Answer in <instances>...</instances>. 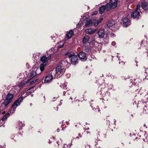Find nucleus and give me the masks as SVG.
I'll use <instances>...</instances> for the list:
<instances>
[{
    "mask_svg": "<svg viewBox=\"0 0 148 148\" xmlns=\"http://www.w3.org/2000/svg\"><path fill=\"white\" fill-rule=\"evenodd\" d=\"M113 87V84H107L104 83L100 85L99 87V89L100 90L99 93L101 97L104 98L103 99H106L109 96L110 93L108 91V89H112Z\"/></svg>",
    "mask_w": 148,
    "mask_h": 148,
    "instance_id": "f257e3e1",
    "label": "nucleus"
},
{
    "mask_svg": "<svg viewBox=\"0 0 148 148\" xmlns=\"http://www.w3.org/2000/svg\"><path fill=\"white\" fill-rule=\"evenodd\" d=\"M65 55L67 56L70 60H71V63L75 65L78 63V58L77 56L74 55V53L72 52H67Z\"/></svg>",
    "mask_w": 148,
    "mask_h": 148,
    "instance_id": "f03ea898",
    "label": "nucleus"
},
{
    "mask_svg": "<svg viewBox=\"0 0 148 148\" xmlns=\"http://www.w3.org/2000/svg\"><path fill=\"white\" fill-rule=\"evenodd\" d=\"M118 0H110L109 2L106 4L107 10L114 9L117 6Z\"/></svg>",
    "mask_w": 148,
    "mask_h": 148,
    "instance_id": "7ed1b4c3",
    "label": "nucleus"
},
{
    "mask_svg": "<svg viewBox=\"0 0 148 148\" xmlns=\"http://www.w3.org/2000/svg\"><path fill=\"white\" fill-rule=\"evenodd\" d=\"M55 71L52 70L50 71L49 74L46 75L44 80L45 83L48 84L51 82L53 78V75H55Z\"/></svg>",
    "mask_w": 148,
    "mask_h": 148,
    "instance_id": "20e7f679",
    "label": "nucleus"
},
{
    "mask_svg": "<svg viewBox=\"0 0 148 148\" xmlns=\"http://www.w3.org/2000/svg\"><path fill=\"white\" fill-rule=\"evenodd\" d=\"M23 99V97L21 96L14 102L12 106V109L11 110L14 112L17 107L20 105V103L22 101Z\"/></svg>",
    "mask_w": 148,
    "mask_h": 148,
    "instance_id": "39448f33",
    "label": "nucleus"
},
{
    "mask_svg": "<svg viewBox=\"0 0 148 148\" xmlns=\"http://www.w3.org/2000/svg\"><path fill=\"white\" fill-rule=\"evenodd\" d=\"M40 60L42 63L40 66L39 69L40 71L42 72L45 69V67L47 63V57L45 56H42Z\"/></svg>",
    "mask_w": 148,
    "mask_h": 148,
    "instance_id": "423d86ee",
    "label": "nucleus"
},
{
    "mask_svg": "<svg viewBox=\"0 0 148 148\" xmlns=\"http://www.w3.org/2000/svg\"><path fill=\"white\" fill-rule=\"evenodd\" d=\"M55 71V74H57L58 75H62L64 73L65 71V69L62 67H61L60 65H58Z\"/></svg>",
    "mask_w": 148,
    "mask_h": 148,
    "instance_id": "0eeeda50",
    "label": "nucleus"
},
{
    "mask_svg": "<svg viewBox=\"0 0 148 148\" xmlns=\"http://www.w3.org/2000/svg\"><path fill=\"white\" fill-rule=\"evenodd\" d=\"M140 11L135 10L131 13V17L134 19L138 20L140 18Z\"/></svg>",
    "mask_w": 148,
    "mask_h": 148,
    "instance_id": "6e6552de",
    "label": "nucleus"
},
{
    "mask_svg": "<svg viewBox=\"0 0 148 148\" xmlns=\"http://www.w3.org/2000/svg\"><path fill=\"white\" fill-rule=\"evenodd\" d=\"M83 20L85 23V26L86 27H90L93 25V23L89 17H86Z\"/></svg>",
    "mask_w": 148,
    "mask_h": 148,
    "instance_id": "1a4fd4ad",
    "label": "nucleus"
},
{
    "mask_svg": "<svg viewBox=\"0 0 148 148\" xmlns=\"http://www.w3.org/2000/svg\"><path fill=\"white\" fill-rule=\"evenodd\" d=\"M122 23L123 26L126 27L130 25L131 21L127 18L125 17L122 19Z\"/></svg>",
    "mask_w": 148,
    "mask_h": 148,
    "instance_id": "9d476101",
    "label": "nucleus"
},
{
    "mask_svg": "<svg viewBox=\"0 0 148 148\" xmlns=\"http://www.w3.org/2000/svg\"><path fill=\"white\" fill-rule=\"evenodd\" d=\"M40 70V69L37 68H33L32 69L30 73L29 74V76L30 78H33L37 74L36 71L38 70Z\"/></svg>",
    "mask_w": 148,
    "mask_h": 148,
    "instance_id": "9b49d317",
    "label": "nucleus"
},
{
    "mask_svg": "<svg viewBox=\"0 0 148 148\" xmlns=\"http://www.w3.org/2000/svg\"><path fill=\"white\" fill-rule=\"evenodd\" d=\"M10 103V102L6 99H4V101L1 103V105L0 107V110H3L4 108L8 107V105Z\"/></svg>",
    "mask_w": 148,
    "mask_h": 148,
    "instance_id": "f8f14e48",
    "label": "nucleus"
},
{
    "mask_svg": "<svg viewBox=\"0 0 148 148\" xmlns=\"http://www.w3.org/2000/svg\"><path fill=\"white\" fill-rule=\"evenodd\" d=\"M14 113V112L11 109L9 110L8 112L2 118V121H4L5 120L7 119L8 117L13 114Z\"/></svg>",
    "mask_w": 148,
    "mask_h": 148,
    "instance_id": "ddd939ff",
    "label": "nucleus"
},
{
    "mask_svg": "<svg viewBox=\"0 0 148 148\" xmlns=\"http://www.w3.org/2000/svg\"><path fill=\"white\" fill-rule=\"evenodd\" d=\"M78 56L80 59L86 60L87 59L86 54L83 51L80 52L78 54Z\"/></svg>",
    "mask_w": 148,
    "mask_h": 148,
    "instance_id": "4468645a",
    "label": "nucleus"
},
{
    "mask_svg": "<svg viewBox=\"0 0 148 148\" xmlns=\"http://www.w3.org/2000/svg\"><path fill=\"white\" fill-rule=\"evenodd\" d=\"M141 6L144 11H148V3L145 2H143L142 3Z\"/></svg>",
    "mask_w": 148,
    "mask_h": 148,
    "instance_id": "2eb2a0df",
    "label": "nucleus"
},
{
    "mask_svg": "<svg viewBox=\"0 0 148 148\" xmlns=\"http://www.w3.org/2000/svg\"><path fill=\"white\" fill-rule=\"evenodd\" d=\"M13 97L14 95L13 94L8 93L6 95L5 99L11 102Z\"/></svg>",
    "mask_w": 148,
    "mask_h": 148,
    "instance_id": "dca6fc26",
    "label": "nucleus"
},
{
    "mask_svg": "<svg viewBox=\"0 0 148 148\" xmlns=\"http://www.w3.org/2000/svg\"><path fill=\"white\" fill-rule=\"evenodd\" d=\"M97 34L99 38H103L105 34L104 31L103 29L99 30L97 32Z\"/></svg>",
    "mask_w": 148,
    "mask_h": 148,
    "instance_id": "f3484780",
    "label": "nucleus"
},
{
    "mask_svg": "<svg viewBox=\"0 0 148 148\" xmlns=\"http://www.w3.org/2000/svg\"><path fill=\"white\" fill-rule=\"evenodd\" d=\"M95 31V29L93 28H90L89 29H86L85 30V32L88 34L91 35Z\"/></svg>",
    "mask_w": 148,
    "mask_h": 148,
    "instance_id": "a211bd4d",
    "label": "nucleus"
},
{
    "mask_svg": "<svg viewBox=\"0 0 148 148\" xmlns=\"http://www.w3.org/2000/svg\"><path fill=\"white\" fill-rule=\"evenodd\" d=\"M68 63V62L66 60H63L60 61L58 65H60V66L64 68V66L67 65Z\"/></svg>",
    "mask_w": 148,
    "mask_h": 148,
    "instance_id": "6ab92c4d",
    "label": "nucleus"
},
{
    "mask_svg": "<svg viewBox=\"0 0 148 148\" xmlns=\"http://www.w3.org/2000/svg\"><path fill=\"white\" fill-rule=\"evenodd\" d=\"M107 7L106 4L105 5H102L99 8V11L100 14H103L105 12L106 10H107Z\"/></svg>",
    "mask_w": 148,
    "mask_h": 148,
    "instance_id": "aec40b11",
    "label": "nucleus"
},
{
    "mask_svg": "<svg viewBox=\"0 0 148 148\" xmlns=\"http://www.w3.org/2000/svg\"><path fill=\"white\" fill-rule=\"evenodd\" d=\"M90 37L89 36L85 35L82 39V42L84 44H86L88 42L89 40Z\"/></svg>",
    "mask_w": 148,
    "mask_h": 148,
    "instance_id": "412c9836",
    "label": "nucleus"
},
{
    "mask_svg": "<svg viewBox=\"0 0 148 148\" xmlns=\"http://www.w3.org/2000/svg\"><path fill=\"white\" fill-rule=\"evenodd\" d=\"M74 34L73 31L71 30L66 34V37L68 39H70L71 38L72 36Z\"/></svg>",
    "mask_w": 148,
    "mask_h": 148,
    "instance_id": "4be33fe9",
    "label": "nucleus"
},
{
    "mask_svg": "<svg viewBox=\"0 0 148 148\" xmlns=\"http://www.w3.org/2000/svg\"><path fill=\"white\" fill-rule=\"evenodd\" d=\"M114 24V22L113 20H109L106 23V25L108 27H111Z\"/></svg>",
    "mask_w": 148,
    "mask_h": 148,
    "instance_id": "5701e85b",
    "label": "nucleus"
},
{
    "mask_svg": "<svg viewBox=\"0 0 148 148\" xmlns=\"http://www.w3.org/2000/svg\"><path fill=\"white\" fill-rule=\"evenodd\" d=\"M130 80V83L129 84V87H131L132 86H133V85H134L135 86V84H136L135 82H134V81H135V79H130L129 78L128 80Z\"/></svg>",
    "mask_w": 148,
    "mask_h": 148,
    "instance_id": "b1692460",
    "label": "nucleus"
},
{
    "mask_svg": "<svg viewBox=\"0 0 148 148\" xmlns=\"http://www.w3.org/2000/svg\"><path fill=\"white\" fill-rule=\"evenodd\" d=\"M25 125L22 123V122L19 121L18 123V124L17 128L19 130H21L22 128L24 127Z\"/></svg>",
    "mask_w": 148,
    "mask_h": 148,
    "instance_id": "393cba45",
    "label": "nucleus"
},
{
    "mask_svg": "<svg viewBox=\"0 0 148 148\" xmlns=\"http://www.w3.org/2000/svg\"><path fill=\"white\" fill-rule=\"evenodd\" d=\"M83 49L85 51L87 52H89L91 51L90 47L88 46H86L83 47Z\"/></svg>",
    "mask_w": 148,
    "mask_h": 148,
    "instance_id": "a878e982",
    "label": "nucleus"
},
{
    "mask_svg": "<svg viewBox=\"0 0 148 148\" xmlns=\"http://www.w3.org/2000/svg\"><path fill=\"white\" fill-rule=\"evenodd\" d=\"M103 20V18H101L97 20V21H96L93 23V25L94 26L96 27L97 26L98 24L100 23Z\"/></svg>",
    "mask_w": 148,
    "mask_h": 148,
    "instance_id": "bb28decb",
    "label": "nucleus"
},
{
    "mask_svg": "<svg viewBox=\"0 0 148 148\" xmlns=\"http://www.w3.org/2000/svg\"><path fill=\"white\" fill-rule=\"evenodd\" d=\"M89 43L90 45L92 46L97 45L98 44L99 45V43L98 42L95 41L94 40H92V41L89 42Z\"/></svg>",
    "mask_w": 148,
    "mask_h": 148,
    "instance_id": "cd10ccee",
    "label": "nucleus"
},
{
    "mask_svg": "<svg viewBox=\"0 0 148 148\" xmlns=\"http://www.w3.org/2000/svg\"><path fill=\"white\" fill-rule=\"evenodd\" d=\"M33 87H32L30 88H29V89L27 90V92H26V94H25V97L27 96V95H29L30 94V93H31V92L30 91V90L32 89L33 88Z\"/></svg>",
    "mask_w": 148,
    "mask_h": 148,
    "instance_id": "c85d7f7f",
    "label": "nucleus"
},
{
    "mask_svg": "<svg viewBox=\"0 0 148 148\" xmlns=\"http://www.w3.org/2000/svg\"><path fill=\"white\" fill-rule=\"evenodd\" d=\"M25 84L24 82H21L19 84V86L21 88H22L25 86Z\"/></svg>",
    "mask_w": 148,
    "mask_h": 148,
    "instance_id": "c756f323",
    "label": "nucleus"
},
{
    "mask_svg": "<svg viewBox=\"0 0 148 148\" xmlns=\"http://www.w3.org/2000/svg\"><path fill=\"white\" fill-rule=\"evenodd\" d=\"M72 145V143L70 144H69L68 145L67 144H64V147L63 148L65 147V148H70L71 147V146Z\"/></svg>",
    "mask_w": 148,
    "mask_h": 148,
    "instance_id": "7c9ffc66",
    "label": "nucleus"
},
{
    "mask_svg": "<svg viewBox=\"0 0 148 148\" xmlns=\"http://www.w3.org/2000/svg\"><path fill=\"white\" fill-rule=\"evenodd\" d=\"M83 25V23L82 22H79L78 24L77 25V27L78 28H79L81 27Z\"/></svg>",
    "mask_w": 148,
    "mask_h": 148,
    "instance_id": "2f4dec72",
    "label": "nucleus"
},
{
    "mask_svg": "<svg viewBox=\"0 0 148 148\" xmlns=\"http://www.w3.org/2000/svg\"><path fill=\"white\" fill-rule=\"evenodd\" d=\"M60 86L62 88L64 89H67L66 88V84L64 83V84H63L61 85H60Z\"/></svg>",
    "mask_w": 148,
    "mask_h": 148,
    "instance_id": "473e14b6",
    "label": "nucleus"
},
{
    "mask_svg": "<svg viewBox=\"0 0 148 148\" xmlns=\"http://www.w3.org/2000/svg\"><path fill=\"white\" fill-rule=\"evenodd\" d=\"M108 38H105L103 39V43L104 44H106L108 43Z\"/></svg>",
    "mask_w": 148,
    "mask_h": 148,
    "instance_id": "72a5a7b5",
    "label": "nucleus"
},
{
    "mask_svg": "<svg viewBox=\"0 0 148 148\" xmlns=\"http://www.w3.org/2000/svg\"><path fill=\"white\" fill-rule=\"evenodd\" d=\"M38 80V79L37 78H35L33 80H32L30 83V84H32L34 83L35 82H36L37 80Z\"/></svg>",
    "mask_w": 148,
    "mask_h": 148,
    "instance_id": "f704fd0d",
    "label": "nucleus"
},
{
    "mask_svg": "<svg viewBox=\"0 0 148 148\" xmlns=\"http://www.w3.org/2000/svg\"><path fill=\"white\" fill-rule=\"evenodd\" d=\"M140 7V5L138 4L137 5L136 8L135 10H139V11H140L141 12V11H140L139 8Z\"/></svg>",
    "mask_w": 148,
    "mask_h": 148,
    "instance_id": "c9c22d12",
    "label": "nucleus"
},
{
    "mask_svg": "<svg viewBox=\"0 0 148 148\" xmlns=\"http://www.w3.org/2000/svg\"><path fill=\"white\" fill-rule=\"evenodd\" d=\"M112 45L113 46H115L116 45V43L115 41H112L111 43Z\"/></svg>",
    "mask_w": 148,
    "mask_h": 148,
    "instance_id": "e433bc0d",
    "label": "nucleus"
},
{
    "mask_svg": "<svg viewBox=\"0 0 148 148\" xmlns=\"http://www.w3.org/2000/svg\"><path fill=\"white\" fill-rule=\"evenodd\" d=\"M58 54H56L55 56V57H56V60H58L59 58H60V57L59 56H58V58H57V56H58Z\"/></svg>",
    "mask_w": 148,
    "mask_h": 148,
    "instance_id": "4c0bfd02",
    "label": "nucleus"
},
{
    "mask_svg": "<svg viewBox=\"0 0 148 148\" xmlns=\"http://www.w3.org/2000/svg\"><path fill=\"white\" fill-rule=\"evenodd\" d=\"M146 136L145 138V139L144 138V141H148V135L147 137L146 136Z\"/></svg>",
    "mask_w": 148,
    "mask_h": 148,
    "instance_id": "58836bf2",
    "label": "nucleus"
},
{
    "mask_svg": "<svg viewBox=\"0 0 148 148\" xmlns=\"http://www.w3.org/2000/svg\"><path fill=\"white\" fill-rule=\"evenodd\" d=\"M51 58V56L50 55L48 57H47V60L48 61V60L50 59Z\"/></svg>",
    "mask_w": 148,
    "mask_h": 148,
    "instance_id": "ea45409f",
    "label": "nucleus"
},
{
    "mask_svg": "<svg viewBox=\"0 0 148 148\" xmlns=\"http://www.w3.org/2000/svg\"><path fill=\"white\" fill-rule=\"evenodd\" d=\"M64 45L63 44H62V45H60L59 46V47H63Z\"/></svg>",
    "mask_w": 148,
    "mask_h": 148,
    "instance_id": "a19ab883",
    "label": "nucleus"
},
{
    "mask_svg": "<svg viewBox=\"0 0 148 148\" xmlns=\"http://www.w3.org/2000/svg\"><path fill=\"white\" fill-rule=\"evenodd\" d=\"M63 95H66L65 94H66V92L65 91H64L63 92Z\"/></svg>",
    "mask_w": 148,
    "mask_h": 148,
    "instance_id": "79ce46f5",
    "label": "nucleus"
},
{
    "mask_svg": "<svg viewBox=\"0 0 148 148\" xmlns=\"http://www.w3.org/2000/svg\"><path fill=\"white\" fill-rule=\"evenodd\" d=\"M14 137V135H12L11 136V138L12 139H13Z\"/></svg>",
    "mask_w": 148,
    "mask_h": 148,
    "instance_id": "37998d69",
    "label": "nucleus"
},
{
    "mask_svg": "<svg viewBox=\"0 0 148 148\" xmlns=\"http://www.w3.org/2000/svg\"><path fill=\"white\" fill-rule=\"evenodd\" d=\"M91 58H95V56H94L93 55H91Z\"/></svg>",
    "mask_w": 148,
    "mask_h": 148,
    "instance_id": "c03bdc74",
    "label": "nucleus"
},
{
    "mask_svg": "<svg viewBox=\"0 0 148 148\" xmlns=\"http://www.w3.org/2000/svg\"><path fill=\"white\" fill-rule=\"evenodd\" d=\"M60 130L59 128H58L57 130V132H60Z\"/></svg>",
    "mask_w": 148,
    "mask_h": 148,
    "instance_id": "a18cd8bd",
    "label": "nucleus"
},
{
    "mask_svg": "<svg viewBox=\"0 0 148 148\" xmlns=\"http://www.w3.org/2000/svg\"><path fill=\"white\" fill-rule=\"evenodd\" d=\"M84 129L85 130H89V127H88L86 129H85V128H84Z\"/></svg>",
    "mask_w": 148,
    "mask_h": 148,
    "instance_id": "49530a36",
    "label": "nucleus"
},
{
    "mask_svg": "<svg viewBox=\"0 0 148 148\" xmlns=\"http://www.w3.org/2000/svg\"><path fill=\"white\" fill-rule=\"evenodd\" d=\"M5 111H3V112H2V114H5Z\"/></svg>",
    "mask_w": 148,
    "mask_h": 148,
    "instance_id": "de8ad7c7",
    "label": "nucleus"
},
{
    "mask_svg": "<svg viewBox=\"0 0 148 148\" xmlns=\"http://www.w3.org/2000/svg\"><path fill=\"white\" fill-rule=\"evenodd\" d=\"M79 138V137H76L75 138H74L75 139H76V138H77V139H78Z\"/></svg>",
    "mask_w": 148,
    "mask_h": 148,
    "instance_id": "09e8293b",
    "label": "nucleus"
},
{
    "mask_svg": "<svg viewBox=\"0 0 148 148\" xmlns=\"http://www.w3.org/2000/svg\"><path fill=\"white\" fill-rule=\"evenodd\" d=\"M114 124H115V122H116V120L115 119H114Z\"/></svg>",
    "mask_w": 148,
    "mask_h": 148,
    "instance_id": "8fccbe9b",
    "label": "nucleus"
},
{
    "mask_svg": "<svg viewBox=\"0 0 148 148\" xmlns=\"http://www.w3.org/2000/svg\"><path fill=\"white\" fill-rule=\"evenodd\" d=\"M143 126L144 127H146L147 128V127H146V125L145 124Z\"/></svg>",
    "mask_w": 148,
    "mask_h": 148,
    "instance_id": "3c124183",
    "label": "nucleus"
},
{
    "mask_svg": "<svg viewBox=\"0 0 148 148\" xmlns=\"http://www.w3.org/2000/svg\"><path fill=\"white\" fill-rule=\"evenodd\" d=\"M98 138L97 139V141H95V143H97V141H98Z\"/></svg>",
    "mask_w": 148,
    "mask_h": 148,
    "instance_id": "603ef678",
    "label": "nucleus"
},
{
    "mask_svg": "<svg viewBox=\"0 0 148 148\" xmlns=\"http://www.w3.org/2000/svg\"><path fill=\"white\" fill-rule=\"evenodd\" d=\"M48 143H49V144H50L51 142V141H49V142H48Z\"/></svg>",
    "mask_w": 148,
    "mask_h": 148,
    "instance_id": "864d4df0",
    "label": "nucleus"
},
{
    "mask_svg": "<svg viewBox=\"0 0 148 148\" xmlns=\"http://www.w3.org/2000/svg\"><path fill=\"white\" fill-rule=\"evenodd\" d=\"M86 146L87 147H88L89 148H90V147L89 145H87Z\"/></svg>",
    "mask_w": 148,
    "mask_h": 148,
    "instance_id": "5fc2aeb1",
    "label": "nucleus"
},
{
    "mask_svg": "<svg viewBox=\"0 0 148 148\" xmlns=\"http://www.w3.org/2000/svg\"><path fill=\"white\" fill-rule=\"evenodd\" d=\"M79 137H81V135L80 134H79Z\"/></svg>",
    "mask_w": 148,
    "mask_h": 148,
    "instance_id": "6e6d98bb",
    "label": "nucleus"
},
{
    "mask_svg": "<svg viewBox=\"0 0 148 148\" xmlns=\"http://www.w3.org/2000/svg\"><path fill=\"white\" fill-rule=\"evenodd\" d=\"M31 97H32V96H33V94H31Z\"/></svg>",
    "mask_w": 148,
    "mask_h": 148,
    "instance_id": "4d7b16f0",
    "label": "nucleus"
},
{
    "mask_svg": "<svg viewBox=\"0 0 148 148\" xmlns=\"http://www.w3.org/2000/svg\"><path fill=\"white\" fill-rule=\"evenodd\" d=\"M2 148V146L0 145V148Z\"/></svg>",
    "mask_w": 148,
    "mask_h": 148,
    "instance_id": "13d9d810",
    "label": "nucleus"
},
{
    "mask_svg": "<svg viewBox=\"0 0 148 148\" xmlns=\"http://www.w3.org/2000/svg\"><path fill=\"white\" fill-rule=\"evenodd\" d=\"M107 124H109V125H110V123H108V122H107Z\"/></svg>",
    "mask_w": 148,
    "mask_h": 148,
    "instance_id": "bf43d9fd",
    "label": "nucleus"
},
{
    "mask_svg": "<svg viewBox=\"0 0 148 148\" xmlns=\"http://www.w3.org/2000/svg\"><path fill=\"white\" fill-rule=\"evenodd\" d=\"M56 108L57 109L56 110L57 111H58V107H56Z\"/></svg>",
    "mask_w": 148,
    "mask_h": 148,
    "instance_id": "052dcab7",
    "label": "nucleus"
},
{
    "mask_svg": "<svg viewBox=\"0 0 148 148\" xmlns=\"http://www.w3.org/2000/svg\"><path fill=\"white\" fill-rule=\"evenodd\" d=\"M143 40H142V41H141V43H142H142H143Z\"/></svg>",
    "mask_w": 148,
    "mask_h": 148,
    "instance_id": "680f3d73",
    "label": "nucleus"
},
{
    "mask_svg": "<svg viewBox=\"0 0 148 148\" xmlns=\"http://www.w3.org/2000/svg\"><path fill=\"white\" fill-rule=\"evenodd\" d=\"M53 138L54 139L55 138V137L53 136Z\"/></svg>",
    "mask_w": 148,
    "mask_h": 148,
    "instance_id": "e2e57ef3",
    "label": "nucleus"
},
{
    "mask_svg": "<svg viewBox=\"0 0 148 148\" xmlns=\"http://www.w3.org/2000/svg\"><path fill=\"white\" fill-rule=\"evenodd\" d=\"M100 111V110L99 109V110H98V111L99 112Z\"/></svg>",
    "mask_w": 148,
    "mask_h": 148,
    "instance_id": "0e129e2a",
    "label": "nucleus"
},
{
    "mask_svg": "<svg viewBox=\"0 0 148 148\" xmlns=\"http://www.w3.org/2000/svg\"><path fill=\"white\" fill-rule=\"evenodd\" d=\"M98 108H99V107L98 106H97V109H98Z\"/></svg>",
    "mask_w": 148,
    "mask_h": 148,
    "instance_id": "69168bd1",
    "label": "nucleus"
},
{
    "mask_svg": "<svg viewBox=\"0 0 148 148\" xmlns=\"http://www.w3.org/2000/svg\"><path fill=\"white\" fill-rule=\"evenodd\" d=\"M131 116H132V117H133V115L132 114H131Z\"/></svg>",
    "mask_w": 148,
    "mask_h": 148,
    "instance_id": "338daca9",
    "label": "nucleus"
},
{
    "mask_svg": "<svg viewBox=\"0 0 148 148\" xmlns=\"http://www.w3.org/2000/svg\"><path fill=\"white\" fill-rule=\"evenodd\" d=\"M147 56H148V52H147Z\"/></svg>",
    "mask_w": 148,
    "mask_h": 148,
    "instance_id": "774afa93",
    "label": "nucleus"
}]
</instances>
